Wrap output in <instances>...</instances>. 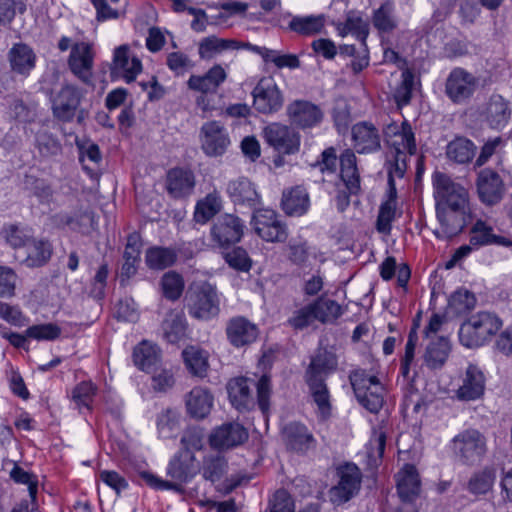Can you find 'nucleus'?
<instances>
[{"instance_id":"680f3d73","label":"nucleus","mask_w":512,"mask_h":512,"mask_svg":"<svg viewBox=\"0 0 512 512\" xmlns=\"http://www.w3.org/2000/svg\"><path fill=\"white\" fill-rule=\"evenodd\" d=\"M315 322L317 321L310 302L294 310L287 320V324L297 331H302L312 326Z\"/></svg>"},{"instance_id":"39448f33","label":"nucleus","mask_w":512,"mask_h":512,"mask_svg":"<svg viewBox=\"0 0 512 512\" xmlns=\"http://www.w3.org/2000/svg\"><path fill=\"white\" fill-rule=\"evenodd\" d=\"M349 380L359 404L370 413H378L384 403V387L377 376L355 369L350 372Z\"/></svg>"},{"instance_id":"7c9ffc66","label":"nucleus","mask_w":512,"mask_h":512,"mask_svg":"<svg viewBox=\"0 0 512 512\" xmlns=\"http://www.w3.org/2000/svg\"><path fill=\"white\" fill-rule=\"evenodd\" d=\"M283 437L287 447L296 452H305L315 445V438L308 428L297 422L284 427Z\"/></svg>"},{"instance_id":"79ce46f5","label":"nucleus","mask_w":512,"mask_h":512,"mask_svg":"<svg viewBox=\"0 0 512 512\" xmlns=\"http://www.w3.org/2000/svg\"><path fill=\"white\" fill-rule=\"evenodd\" d=\"M310 304L316 321L321 324H332L343 314L341 305L327 297L320 296Z\"/></svg>"},{"instance_id":"f3484780","label":"nucleus","mask_w":512,"mask_h":512,"mask_svg":"<svg viewBox=\"0 0 512 512\" xmlns=\"http://www.w3.org/2000/svg\"><path fill=\"white\" fill-rule=\"evenodd\" d=\"M384 138L387 145L394 149L393 154L416 153L415 136L407 121H403L400 125L397 123L387 125L384 129Z\"/></svg>"},{"instance_id":"a19ab883","label":"nucleus","mask_w":512,"mask_h":512,"mask_svg":"<svg viewBox=\"0 0 512 512\" xmlns=\"http://www.w3.org/2000/svg\"><path fill=\"white\" fill-rule=\"evenodd\" d=\"M372 23L380 34H390L397 29L399 19L396 15L394 3L387 0L378 9L374 10Z\"/></svg>"},{"instance_id":"1a4fd4ad","label":"nucleus","mask_w":512,"mask_h":512,"mask_svg":"<svg viewBox=\"0 0 512 512\" xmlns=\"http://www.w3.org/2000/svg\"><path fill=\"white\" fill-rule=\"evenodd\" d=\"M255 232L266 242H285L288 238L286 224L272 209H258L252 217Z\"/></svg>"},{"instance_id":"13d9d810","label":"nucleus","mask_w":512,"mask_h":512,"mask_svg":"<svg viewBox=\"0 0 512 512\" xmlns=\"http://www.w3.org/2000/svg\"><path fill=\"white\" fill-rule=\"evenodd\" d=\"M407 155L406 153L393 154L392 159H388L386 162L388 185L391 193H396L395 178H402L406 172Z\"/></svg>"},{"instance_id":"473e14b6","label":"nucleus","mask_w":512,"mask_h":512,"mask_svg":"<svg viewBox=\"0 0 512 512\" xmlns=\"http://www.w3.org/2000/svg\"><path fill=\"white\" fill-rule=\"evenodd\" d=\"M483 116L490 128L502 129L508 124L511 116L509 103L502 96L493 95L486 105Z\"/></svg>"},{"instance_id":"bf43d9fd","label":"nucleus","mask_w":512,"mask_h":512,"mask_svg":"<svg viewBox=\"0 0 512 512\" xmlns=\"http://www.w3.org/2000/svg\"><path fill=\"white\" fill-rule=\"evenodd\" d=\"M227 462L221 455H209L203 462V477L211 482L219 481L226 472Z\"/></svg>"},{"instance_id":"ea45409f","label":"nucleus","mask_w":512,"mask_h":512,"mask_svg":"<svg viewBox=\"0 0 512 512\" xmlns=\"http://www.w3.org/2000/svg\"><path fill=\"white\" fill-rule=\"evenodd\" d=\"M182 357L189 372L197 377L203 378L209 369V353L198 347L188 346L182 351Z\"/></svg>"},{"instance_id":"9d476101","label":"nucleus","mask_w":512,"mask_h":512,"mask_svg":"<svg viewBox=\"0 0 512 512\" xmlns=\"http://www.w3.org/2000/svg\"><path fill=\"white\" fill-rule=\"evenodd\" d=\"M478 79L463 68H454L446 78L445 94L454 104L466 103L475 93Z\"/></svg>"},{"instance_id":"5fc2aeb1","label":"nucleus","mask_w":512,"mask_h":512,"mask_svg":"<svg viewBox=\"0 0 512 512\" xmlns=\"http://www.w3.org/2000/svg\"><path fill=\"white\" fill-rule=\"evenodd\" d=\"M494 229L486 221L477 219L470 228V244L476 248L491 245Z\"/></svg>"},{"instance_id":"e433bc0d","label":"nucleus","mask_w":512,"mask_h":512,"mask_svg":"<svg viewBox=\"0 0 512 512\" xmlns=\"http://www.w3.org/2000/svg\"><path fill=\"white\" fill-rule=\"evenodd\" d=\"M397 491L405 502L412 501L420 491L419 475L413 465H406L397 478Z\"/></svg>"},{"instance_id":"5701e85b","label":"nucleus","mask_w":512,"mask_h":512,"mask_svg":"<svg viewBox=\"0 0 512 512\" xmlns=\"http://www.w3.org/2000/svg\"><path fill=\"white\" fill-rule=\"evenodd\" d=\"M258 333L257 326L242 316L230 319L226 326L227 339L236 348L253 343L258 337Z\"/></svg>"},{"instance_id":"6e6d98bb","label":"nucleus","mask_w":512,"mask_h":512,"mask_svg":"<svg viewBox=\"0 0 512 512\" xmlns=\"http://www.w3.org/2000/svg\"><path fill=\"white\" fill-rule=\"evenodd\" d=\"M96 387L91 382L83 381L74 387L71 399L79 411L90 410Z\"/></svg>"},{"instance_id":"cd10ccee","label":"nucleus","mask_w":512,"mask_h":512,"mask_svg":"<svg viewBox=\"0 0 512 512\" xmlns=\"http://www.w3.org/2000/svg\"><path fill=\"white\" fill-rule=\"evenodd\" d=\"M226 192L235 204L255 207L260 202V196L254 184L245 177L229 181Z\"/></svg>"},{"instance_id":"4c0bfd02","label":"nucleus","mask_w":512,"mask_h":512,"mask_svg":"<svg viewBox=\"0 0 512 512\" xmlns=\"http://www.w3.org/2000/svg\"><path fill=\"white\" fill-rule=\"evenodd\" d=\"M309 204V195L303 187L297 186L283 193L281 206L284 212L290 216L305 214Z\"/></svg>"},{"instance_id":"9b49d317","label":"nucleus","mask_w":512,"mask_h":512,"mask_svg":"<svg viewBox=\"0 0 512 512\" xmlns=\"http://www.w3.org/2000/svg\"><path fill=\"white\" fill-rule=\"evenodd\" d=\"M253 106L262 114L278 112L284 103V97L272 77L261 78L252 91Z\"/></svg>"},{"instance_id":"c85d7f7f","label":"nucleus","mask_w":512,"mask_h":512,"mask_svg":"<svg viewBox=\"0 0 512 512\" xmlns=\"http://www.w3.org/2000/svg\"><path fill=\"white\" fill-rule=\"evenodd\" d=\"M52 222L59 228L69 227L71 230L85 233L94 227V214L87 209H78L73 213L60 212L53 215Z\"/></svg>"},{"instance_id":"49530a36","label":"nucleus","mask_w":512,"mask_h":512,"mask_svg":"<svg viewBox=\"0 0 512 512\" xmlns=\"http://www.w3.org/2000/svg\"><path fill=\"white\" fill-rule=\"evenodd\" d=\"M475 152V144L464 137L455 138L447 145L446 149L447 157L458 164L470 162L474 158Z\"/></svg>"},{"instance_id":"3c124183","label":"nucleus","mask_w":512,"mask_h":512,"mask_svg":"<svg viewBox=\"0 0 512 512\" xmlns=\"http://www.w3.org/2000/svg\"><path fill=\"white\" fill-rule=\"evenodd\" d=\"M1 235L6 243L13 248L26 246L31 238V231L20 224H6L1 230Z\"/></svg>"},{"instance_id":"dca6fc26","label":"nucleus","mask_w":512,"mask_h":512,"mask_svg":"<svg viewBox=\"0 0 512 512\" xmlns=\"http://www.w3.org/2000/svg\"><path fill=\"white\" fill-rule=\"evenodd\" d=\"M243 228L244 224L239 217L225 214L218 217L211 227V237L219 247H227L240 241Z\"/></svg>"},{"instance_id":"a878e982","label":"nucleus","mask_w":512,"mask_h":512,"mask_svg":"<svg viewBox=\"0 0 512 512\" xmlns=\"http://www.w3.org/2000/svg\"><path fill=\"white\" fill-rule=\"evenodd\" d=\"M252 386L253 381L246 377H236L227 383L229 400L238 411L250 410L255 406Z\"/></svg>"},{"instance_id":"de8ad7c7","label":"nucleus","mask_w":512,"mask_h":512,"mask_svg":"<svg viewBox=\"0 0 512 512\" xmlns=\"http://www.w3.org/2000/svg\"><path fill=\"white\" fill-rule=\"evenodd\" d=\"M338 29L341 35L351 34L359 40L361 44H366V38L369 34V24L362 18L360 13L354 11L348 12L344 23L341 24Z\"/></svg>"},{"instance_id":"a211bd4d","label":"nucleus","mask_w":512,"mask_h":512,"mask_svg":"<svg viewBox=\"0 0 512 512\" xmlns=\"http://www.w3.org/2000/svg\"><path fill=\"white\" fill-rule=\"evenodd\" d=\"M201 147L208 156H220L227 150L230 139L223 125L210 121L201 127Z\"/></svg>"},{"instance_id":"c03bdc74","label":"nucleus","mask_w":512,"mask_h":512,"mask_svg":"<svg viewBox=\"0 0 512 512\" xmlns=\"http://www.w3.org/2000/svg\"><path fill=\"white\" fill-rule=\"evenodd\" d=\"M324 24L322 15L292 16L288 29L301 36H313L323 30Z\"/></svg>"},{"instance_id":"58836bf2","label":"nucleus","mask_w":512,"mask_h":512,"mask_svg":"<svg viewBox=\"0 0 512 512\" xmlns=\"http://www.w3.org/2000/svg\"><path fill=\"white\" fill-rule=\"evenodd\" d=\"M450 342L446 337H437L429 342L423 354V361L429 369H439L450 353Z\"/></svg>"},{"instance_id":"423d86ee","label":"nucleus","mask_w":512,"mask_h":512,"mask_svg":"<svg viewBox=\"0 0 512 512\" xmlns=\"http://www.w3.org/2000/svg\"><path fill=\"white\" fill-rule=\"evenodd\" d=\"M432 185L435 208L470 206L468 190L446 173L434 172Z\"/></svg>"},{"instance_id":"f03ea898","label":"nucleus","mask_w":512,"mask_h":512,"mask_svg":"<svg viewBox=\"0 0 512 512\" xmlns=\"http://www.w3.org/2000/svg\"><path fill=\"white\" fill-rule=\"evenodd\" d=\"M57 49L62 53L70 49L68 68L80 81L89 84L93 75L95 51L93 42L86 39L84 32L77 29L73 36H61Z\"/></svg>"},{"instance_id":"c9c22d12","label":"nucleus","mask_w":512,"mask_h":512,"mask_svg":"<svg viewBox=\"0 0 512 512\" xmlns=\"http://www.w3.org/2000/svg\"><path fill=\"white\" fill-rule=\"evenodd\" d=\"M309 393L313 402L317 406V413L322 420H326L331 415L330 393L324 378L306 379Z\"/></svg>"},{"instance_id":"f704fd0d","label":"nucleus","mask_w":512,"mask_h":512,"mask_svg":"<svg viewBox=\"0 0 512 512\" xmlns=\"http://www.w3.org/2000/svg\"><path fill=\"white\" fill-rule=\"evenodd\" d=\"M338 359L333 351L319 349L306 370V379L324 378L337 369Z\"/></svg>"},{"instance_id":"052dcab7","label":"nucleus","mask_w":512,"mask_h":512,"mask_svg":"<svg viewBox=\"0 0 512 512\" xmlns=\"http://www.w3.org/2000/svg\"><path fill=\"white\" fill-rule=\"evenodd\" d=\"M161 285L164 296L172 301L180 298L184 290V281L180 274L170 271L163 275Z\"/></svg>"},{"instance_id":"69168bd1","label":"nucleus","mask_w":512,"mask_h":512,"mask_svg":"<svg viewBox=\"0 0 512 512\" xmlns=\"http://www.w3.org/2000/svg\"><path fill=\"white\" fill-rule=\"evenodd\" d=\"M475 295L467 289L455 291L450 299L449 306L457 313L462 314L472 310L476 305Z\"/></svg>"},{"instance_id":"0e129e2a","label":"nucleus","mask_w":512,"mask_h":512,"mask_svg":"<svg viewBox=\"0 0 512 512\" xmlns=\"http://www.w3.org/2000/svg\"><path fill=\"white\" fill-rule=\"evenodd\" d=\"M401 78V83L394 92V99L398 107H403L410 103L414 88V74L412 71L409 69L404 70Z\"/></svg>"},{"instance_id":"338daca9","label":"nucleus","mask_w":512,"mask_h":512,"mask_svg":"<svg viewBox=\"0 0 512 512\" xmlns=\"http://www.w3.org/2000/svg\"><path fill=\"white\" fill-rule=\"evenodd\" d=\"M61 328L54 323L32 325L25 331L26 336L38 341H53L61 335Z\"/></svg>"},{"instance_id":"09e8293b","label":"nucleus","mask_w":512,"mask_h":512,"mask_svg":"<svg viewBox=\"0 0 512 512\" xmlns=\"http://www.w3.org/2000/svg\"><path fill=\"white\" fill-rule=\"evenodd\" d=\"M177 259V253L173 248L154 246L147 249L145 261L150 269L163 270L172 266Z\"/></svg>"},{"instance_id":"4be33fe9","label":"nucleus","mask_w":512,"mask_h":512,"mask_svg":"<svg viewBox=\"0 0 512 512\" xmlns=\"http://www.w3.org/2000/svg\"><path fill=\"white\" fill-rule=\"evenodd\" d=\"M11 72L27 78L36 66L37 56L34 50L25 43H15L7 53Z\"/></svg>"},{"instance_id":"37998d69","label":"nucleus","mask_w":512,"mask_h":512,"mask_svg":"<svg viewBox=\"0 0 512 512\" xmlns=\"http://www.w3.org/2000/svg\"><path fill=\"white\" fill-rule=\"evenodd\" d=\"M26 247L27 256L24 259V264L27 267H41L45 265L52 256V245L47 240L31 238Z\"/></svg>"},{"instance_id":"f8f14e48","label":"nucleus","mask_w":512,"mask_h":512,"mask_svg":"<svg viewBox=\"0 0 512 512\" xmlns=\"http://www.w3.org/2000/svg\"><path fill=\"white\" fill-rule=\"evenodd\" d=\"M263 137L279 153L291 155L299 151L300 135L287 125L270 123L263 129Z\"/></svg>"},{"instance_id":"aec40b11","label":"nucleus","mask_w":512,"mask_h":512,"mask_svg":"<svg viewBox=\"0 0 512 512\" xmlns=\"http://www.w3.org/2000/svg\"><path fill=\"white\" fill-rule=\"evenodd\" d=\"M195 184V175L191 169L175 167L166 174L165 188L172 198L180 199L191 195Z\"/></svg>"},{"instance_id":"ddd939ff","label":"nucleus","mask_w":512,"mask_h":512,"mask_svg":"<svg viewBox=\"0 0 512 512\" xmlns=\"http://www.w3.org/2000/svg\"><path fill=\"white\" fill-rule=\"evenodd\" d=\"M479 200L486 206L501 202L505 194V184L501 176L490 168L482 169L476 179Z\"/></svg>"},{"instance_id":"8fccbe9b","label":"nucleus","mask_w":512,"mask_h":512,"mask_svg":"<svg viewBox=\"0 0 512 512\" xmlns=\"http://www.w3.org/2000/svg\"><path fill=\"white\" fill-rule=\"evenodd\" d=\"M222 207L221 197L217 192L209 193L204 199L200 200L195 208L194 219L196 222L204 224L213 218Z\"/></svg>"},{"instance_id":"20e7f679","label":"nucleus","mask_w":512,"mask_h":512,"mask_svg":"<svg viewBox=\"0 0 512 512\" xmlns=\"http://www.w3.org/2000/svg\"><path fill=\"white\" fill-rule=\"evenodd\" d=\"M185 302L189 315L198 320H210L220 312V300L216 287L207 281H196L190 284Z\"/></svg>"},{"instance_id":"864d4df0","label":"nucleus","mask_w":512,"mask_h":512,"mask_svg":"<svg viewBox=\"0 0 512 512\" xmlns=\"http://www.w3.org/2000/svg\"><path fill=\"white\" fill-rule=\"evenodd\" d=\"M180 414L176 409L167 408L157 416V429L162 438H170L179 428Z\"/></svg>"},{"instance_id":"0eeeda50","label":"nucleus","mask_w":512,"mask_h":512,"mask_svg":"<svg viewBox=\"0 0 512 512\" xmlns=\"http://www.w3.org/2000/svg\"><path fill=\"white\" fill-rule=\"evenodd\" d=\"M439 227L434 235L440 240H448L459 235L471 221L470 206L436 208Z\"/></svg>"},{"instance_id":"e2e57ef3","label":"nucleus","mask_w":512,"mask_h":512,"mask_svg":"<svg viewBox=\"0 0 512 512\" xmlns=\"http://www.w3.org/2000/svg\"><path fill=\"white\" fill-rule=\"evenodd\" d=\"M386 445V435L382 431H374L366 445L369 465L377 466L381 461Z\"/></svg>"},{"instance_id":"603ef678","label":"nucleus","mask_w":512,"mask_h":512,"mask_svg":"<svg viewBox=\"0 0 512 512\" xmlns=\"http://www.w3.org/2000/svg\"><path fill=\"white\" fill-rule=\"evenodd\" d=\"M496 478L493 468H484L472 475L468 482V490L472 494H485L491 490Z\"/></svg>"},{"instance_id":"bb28decb","label":"nucleus","mask_w":512,"mask_h":512,"mask_svg":"<svg viewBox=\"0 0 512 512\" xmlns=\"http://www.w3.org/2000/svg\"><path fill=\"white\" fill-rule=\"evenodd\" d=\"M213 402V395L203 387H194L185 398L187 413L196 420L204 419L210 414Z\"/></svg>"},{"instance_id":"4d7b16f0","label":"nucleus","mask_w":512,"mask_h":512,"mask_svg":"<svg viewBox=\"0 0 512 512\" xmlns=\"http://www.w3.org/2000/svg\"><path fill=\"white\" fill-rule=\"evenodd\" d=\"M396 215V200L390 197L381 204L376 221V229L379 233L388 235L392 229V222Z\"/></svg>"},{"instance_id":"4468645a","label":"nucleus","mask_w":512,"mask_h":512,"mask_svg":"<svg viewBox=\"0 0 512 512\" xmlns=\"http://www.w3.org/2000/svg\"><path fill=\"white\" fill-rule=\"evenodd\" d=\"M82 98L81 91L72 84H64L51 98L52 112L62 122L73 120Z\"/></svg>"},{"instance_id":"393cba45","label":"nucleus","mask_w":512,"mask_h":512,"mask_svg":"<svg viewBox=\"0 0 512 512\" xmlns=\"http://www.w3.org/2000/svg\"><path fill=\"white\" fill-rule=\"evenodd\" d=\"M485 382L482 370L474 364H469L463 375L462 384L456 392L458 399L464 401L479 399L484 394Z\"/></svg>"},{"instance_id":"412c9836","label":"nucleus","mask_w":512,"mask_h":512,"mask_svg":"<svg viewBox=\"0 0 512 512\" xmlns=\"http://www.w3.org/2000/svg\"><path fill=\"white\" fill-rule=\"evenodd\" d=\"M352 142L357 153L369 154L380 150L381 137L378 129L369 122L363 121L353 125Z\"/></svg>"},{"instance_id":"6ab92c4d","label":"nucleus","mask_w":512,"mask_h":512,"mask_svg":"<svg viewBox=\"0 0 512 512\" xmlns=\"http://www.w3.org/2000/svg\"><path fill=\"white\" fill-rule=\"evenodd\" d=\"M287 115L291 124L300 128L318 125L323 118L319 106L306 100H295L287 106Z\"/></svg>"},{"instance_id":"2f4dec72","label":"nucleus","mask_w":512,"mask_h":512,"mask_svg":"<svg viewBox=\"0 0 512 512\" xmlns=\"http://www.w3.org/2000/svg\"><path fill=\"white\" fill-rule=\"evenodd\" d=\"M340 179L350 193L360 191V174L357 157L353 150L345 149L339 156Z\"/></svg>"},{"instance_id":"6e6552de","label":"nucleus","mask_w":512,"mask_h":512,"mask_svg":"<svg viewBox=\"0 0 512 512\" xmlns=\"http://www.w3.org/2000/svg\"><path fill=\"white\" fill-rule=\"evenodd\" d=\"M452 448L465 464H475L487 451L486 438L476 429H467L452 439Z\"/></svg>"},{"instance_id":"b1692460","label":"nucleus","mask_w":512,"mask_h":512,"mask_svg":"<svg viewBox=\"0 0 512 512\" xmlns=\"http://www.w3.org/2000/svg\"><path fill=\"white\" fill-rule=\"evenodd\" d=\"M142 71L141 60L134 55L127 45L119 46L114 51L112 72L121 76L127 83L133 82Z\"/></svg>"},{"instance_id":"c756f323","label":"nucleus","mask_w":512,"mask_h":512,"mask_svg":"<svg viewBox=\"0 0 512 512\" xmlns=\"http://www.w3.org/2000/svg\"><path fill=\"white\" fill-rule=\"evenodd\" d=\"M227 72L220 64L212 66L204 75H192L188 80L189 88L206 93H215L225 82Z\"/></svg>"},{"instance_id":"7ed1b4c3","label":"nucleus","mask_w":512,"mask_h":512,"mask_svg":"<svg viewBox=\"0 0 512 512\" xmlns=\"http://www.w3.org/2000/svg\"><path fill=\"white\" fill-rule=\"evenodd\" d=\"M501 326V319L494 313L481 311L473 314L460 326V343L467 348L481 347L490 341Z\"/></svg>"},{"instance_id":"72a5a7b5","label":"nucleus","mask_w":512,"mask_h":512,"mask_svg":"<svg viewBox=\"0 0 512 512\" xmlns=\"http://www.w3.org/2000/svg\"><path fill=\"white\" fill-rule=\"evenodd\" d=\"M241 43L234 39L219 38L215 35L205 37L198 44V54L203 60H212L225 51L238 50Z\"/></svg>"},{"instance_id":"f257e3e1","label":"nucleus","mask_w":512,"mask_h":512,"mask_svg":"<svg viewBox=\"0 0 512 512\" xmlns=\"http://www.w3.org/2000/svg\"><path fill=\"white\" fill-rule=\"evenodd\" d=\"M199 471L200 465L195 453L179 450L170 459L166 468V474L171 480H164L148 471L141 472L140 477L148 486L156 490L182 492V485L191 481Z\"/></svg>"},{"instance_id":"2eb2a0df","label":"nucleus","mask_w":512,"mask_h":512,"mask_svg":"<svg viewBox=\"0 0 512 512\" xmlns=\"http://www.w3.org/2000/svg\"><path fill=\"white\" fill-rule=\"evenodd\" d=\"M248 436L247 429L240 423H224L211 432L209 444L215 450L224 451L242 445Z\"/></svg>"},{"instance_id":"774afa93","label":"nucleus","mask_w":512,"mask_h":512,"mask_svg":"<svg viewBox=\"0 0 512 512\" xmlns=\"http://www.w3.org/2000/svg\"><path fill=\"white\" fill-rule=\"evenodd\" d=\"M36 147L44 157L58 155L62 150L59 140L47 131H40L36 134Z\"/></svg>"},{"instance_id":"a18cd8bd","label":"nucleus","mask_w":512,"mask_h":512,"mask_svg":"<svg viewBox=\"0 0 512 512\" xmlns=\"http://www.w3.org/2000/svg\"><path fill=\"white\" fill-rule=\"evenodd\" d=\"M159 357L157 347L147 341L141 342L133 351L134 364L146 372L154 371L159 362Z\"/></svg>"}]
</instances>
